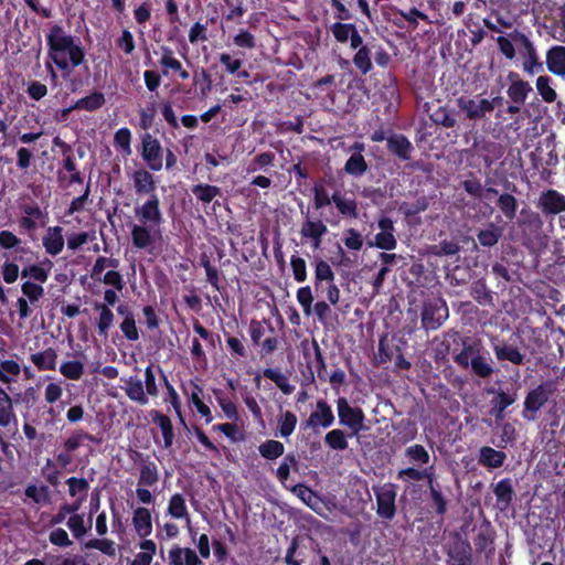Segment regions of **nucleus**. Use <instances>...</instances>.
Masks as SVG:
<instances>
[{"instance_id": "49", "label": "nucleus", "mask_w": 565, "mask_h": 565, "mask_svg": "<svg viewBox=\"0 0 565 565\" xmlns=\"http://www.w3.org/2000/svg\"><path fill=\"white\" fill-rule=\"evenodd\" d=\"M25 495L32 499L35 503L50 502L49 488L45 486L36 487L34 484H30L25 488Z\"/></svg>"}, {"instance_id": "39", "label": "nucleus", "mask_w": 565, "mask_h": 565, "mask_svg": "<svg viewBox=\"0 0 565 565\" xmlns=\"http://www.w3.org/2000/svg\"><path fill=\"white\" fill-rule=\"evenodd\" d=\"M316 288L318 289L323 281L328 284L334 281V273L330 265L324 260H318L315 268Z\"/></svg>"}, {"instance_id": "31", "label": "nucleus", "mask_w": 565, "mask_h": 565, "mask_svg": "<svg viewBox=\"0 0 565 565\" xmlns=\"http://www.w3.org/2000/svg\"><path fill=\"white\" fill-rule=\"evenodd\" d=\"M502 236V228L495 226L493 223L488 228L478 233L477 237L479 243L484 247L494 246Z\"/></svg>"}, {"instance_id": "37", "label": "nucleus", "mask_w": 565, "mask_h": 565, "mask_svg": "<svg viewBox=\"0 0 565 565\" xmlns=\"http://www.w3.org/2000/svg\"><path fill=\"white\" fill-rule=\"evenodd\" d=\"M258 451L264 458L274 460L284 454L285 447L278 440H267L259 445Z\"/></svg>"}, {"instance_id": "13", "label": "nucleus", "mask_w": 565, "mask_h": 565, "mask_svg": "<svg viewBox=\"0 0 565 565\" xmlns=\"http://www.w3.org/2000/svg\"><path fill=\"white\" fill-rule=\"evenodd\" d=\"M537 206L546 214H558L565 212V198L555 190H547L541 194Z\"/></svg>"}, {"instance_id": "23", "label": "nucleus", "mask_w": 565, "mask_h": 565, "mask_svg": "<svg viewBox=\"0 0 565 565\" xmlns=\"http://www.w3.org/2000/svg\"><path fill=\"white\" fill-rule=\"evenodd\" d=\"M132 523L139 536L146 537L151 533V515L148 509H136L134 513Z\"/></svg>"}, {"instance_id": "53", "label": "nucleus", "mask_w": 565, "mask_h": 565, "mask_svg": "<svg viewBox=\"0 0 565 565\" xmlns=\"http://www.w3.org/2000/svg\"><path fill=\"white\" fill-rule=\"evenodd\" d=\"M84 501V498H79L76 502L73 504H63L60 507L58 512L52 518L51 523L52 524H60L62 523L66 515L68 514H76V511L79 509L82 502Z\"/></svg>"}, {"instance_id": "2", "label": "nucleus", "mask_w": 565, "mask_h": 565, "mask_svg": "<svg viewBox=\"0 0 565 565\" xmlns=\"http://www.w3.org/2000/svg\"><path fill=\"white\" fill-rule=\"evenodd\" d=\"M49 45V57L63 71L66 79L71 73V66L76 67L85 60V53L81 43L67 34L62 26L55 24L50 29L46 36Z\"/></svg>"}, {"instance_id": "8", "label": "nucleus", "mask_w": 565, "mask_h": 565, "mask_svg": "<svg viewBox=\"0 0 565 565\" xmlns=\"http://www.w3.org/2000/svg\"><path fill=\"white\" fill-rule=\"evenodd\" d=\"M141 157L152 171H159L162 168V147L158 139L150 134L142 137Z\"/></svg>"}, {"instance_id": "33", "label": "nucleus", "mask_w": 565, "mask_h": 565, "mask_svg": "<svg viewBox=\"0 0 565 565\" xmlns=\"http://www.w3.org/2000/svg\"><path fill=\"white\" fill-rule=\"evenodd\" d=\"M551 78L546 75H541L536 79V89L545 103H554L557 98L555 89L551 86Z\"/></svg>"}, {"instance_id": "64", "label": "nucleus", "mask_w": 565, "mask_h": 565, "mask_svg": "<svg viewBox=\"0 0 565 565\" xmlns=\"http://www.w3.org/2000/svg\"><path fill=\"white\" fill-rule=\"evenodd\" d=\"M344 244L349 249L359 250L363 246L362 235L354 228H349L345 232Z\"/></svg>"}, {"instance_id": "16", "label": "nucleus", "mask_w": 565, "mask_h": 565, "mask_svg": "<svg viewBox=\"0 0 565 565\" xmlns=\"http://www.w3.org/2000/svg\"><path fill=\"white\" fill-rule=\"evenodd\" d=\"M547 70L562 78H565V46L555 45L546 53Z\"/></svg>"}, {"instance_id": "6", "label": "nucleus", "mask_w": 565, "mask_h": 565, "mask_svg": "<svg viewBox=\"0 0 565 565\" xmlns=\"http://www.w3.org/2000/svg\"><path fill=\"white\" fill-rule=\"evenodd\" d=\"M338 416L341 425L351 429L353 435H358L364 427V413L361 408L352 407L344 397L337 401Z\"/></svg>"}, {"instance_id": "4", "label": "nucleus", "mask_w": 565, "mask_h": 565, "mask_svg": "<svg viewBox=\"0 0 565 565\" xmlns=\"http://www.w3.org/2000/svg\"><path fill=\"white\" fill-rule=\"evenodd\" d=\"M499 51L508 58L513 60L516 54L524 57L536 51L532 41L522 32L514 30L513 32L497 38Z\"/></svg>"}, {"instance_id": "25", "label": "nucleus", "mask_w": 565, "mask_h": 565, "mask_svg": "<svg viewBox=\"0 0 565 565\" xmlns=\"http://www.w3.org/2000/svg\"><path fill=\"white\" fill-rule=\"evenodd\" d=\"M94 309L99 312V318L97 321L98 334L107 337L108 330L113 326L115 316L106 303L95 302Z\"/></svg>"}, {"instance_id": "26", "label": "nucleus", "mask_w": 565, "mask_h": 565, "mask_svg": "<svg viewBox=\"0 0 565 565\" xmlns=\"http://www.w3.org/2000/svg\"><path fill=\"white\" fill-rule=\"evenodd\" d=\"M151 417L153 423L158 424L163 436L164 447L169 448L172 446L174 434L172 428V423L170 418L157 411L151 412Z\"/></svg>"}, {"instance_id": "54", "label": "nucleus", "mask_w": 565, "mask_h": 565, "mask_svg": "<svg viewBox=\"0 0 565 565\" xmlns=\"http://www.w3.org/2000/svg\"><path fill=\"white\" fill-rule=\"evenodd\" d=\"M67 527L73 533L74 537L81 539L87 533V527L85 526L84 516L81 514L71 515L67 520Z\"/></svg>"}, {"instance_id": "36", "label": "nucleus", "mask_w": 565, "mask_h": 565, "mask_svg": "<svg viewBox=\"0 0 565 565\" xmlns=\"http://www.w3.org/2000/svg\"><path fill=\"white\" fill-rule=\"evenodd\" d=\"M332 202L342 215L356 217V202L342 196L339 192L332 195Z\"/></svg>"}, {"instance_id": "10", "label": "nucleus", "mask_w": 565, "mask_h": 565, "mask_svg": "<svg viewBox=\"0 0 565 565\" xmlns=\"http://www.w3.org/2000/svg\"><path fill=\"white\" fill-rule=\"evenodd\" d=\"M381 230L374 237V242H370L369 246H375L381 249L392 250L396 248L397 241L394 236V223L388 217H382L379 221Z\"/></svg>"}, {"instance_id": "3", "label": "nucleus", "mask_w": 565, "mask_h": 565, "mask_svg": "<svg viewBox=\"0 0 565 565\" xmlns=\"http://www.w3.org/2000/svg\"><path fill=\"white\" fill-rule=\"evenodd\" d=\"M454 361L462 369H470L481 379H488L494 372L492 361L479 341L465 340L462 349L454 354Z\"/></svg>"}, {"instance_id": "58", "label": "nucleus", "mask_w": 565, "mask_h": 565, "mask_svg": "<svg viewBox=\"0 0 565 565\" xmlns=\"http://www.w3.org/2000/svg\"><path fill=\"white\" fill-rule=\"evenodd\" d=\"M66 483L68 486V492L72 497H76L77 494L82 493V498L85 499L86 492L89 488L86 479L72 477L66 480Z\"/></svg>"}, {"instance_id": "9", "label": "nucleus", "mask_w": 565, "mask_h": 565, "mask_svg": "<svg viewBox=\"0 0 565 565\" xmlns=\"http://www.w3.org/2000/svg\"><path fill=\"white\" fill-rule=\"evenodd\" d=\"M551 391L545 385H540L529 392L524 401L523 417L535 419V413L548 401Z\"/></svg>"}, {"instance_id": "32", "label": "nucleus", "mask_w": 565, "mask_h": 565, "mask_svg": "<svg viewBox=\"0 0 565 565\" xmlns=\"http://www.w3.org/2000/svg\"><path fill=\"white\" fill-rule=\"evenodd\" d=\"M531 90L532 87L529 85L527 82L516 81L513 82L508 88V95L515 104L521 105L525 102L527 94Z\"/></svg>"}, {"instance_id": "20", "label": "nucleus", "mask_w": 565, "mask_h": 565, "mask_svg": "<svg viewBox=\"0 0 565 565\" xmlns=\"http://www.w3.org/2000/svg\"><path fill=\"white\" fill-rule=\"evenodd\" d=\"M448 565H472L470 547L463 542H457L448 552Z\"/></svg>"}, {"instance_id": "44", "label": "nucleus", "mask_w": 565, "mask_h": 565, "mask_svg": "<svg viewBox=\"0 0 565 565\" xmlns=\"http://www.w3.org/2000/svg\"><path fill=\"white\" fill-rule=\"evenodd\" d=\"M159 479L157 466L153 462H142L139 484L153 486Z\"/></svg>"}, {"instance_id": "50", "label": "nucleus", "mask_w": 565, "mask_h": 565, "mask_svg": "<svg viewBox=\"0 0 565 565\" xmlns=\"http://www.w3.org/2000/svg\"><path fill=\"white\" fill-rule=\"evenodd\" d=\"M84 547L88 548V550L89 548L98 550L108 556H115V554H116V548H115L114 542L110 540H107V539H103V540L94 539V540L87 541L84 544Z\"/></svg>"}, {"instance_id": "48", "label": "nucleus", "mask_w": 565, "mask_h": 565, "mask_svg": "<svg viewBox=\"0 0 565 565\" xmlns=\"http://www.w3.org/2000/svg\"><path fill=\"white\" fill-rule=\"evenodd\" d=\"M168 512L171 516L175 519H182L184 516H188L185 501L181 494L177 493L171 497L168 507Z\"/></svg>"}, {"instance_id": "38", "label": "nucleus", "mask_w": 565, "mask_h": 565, "mask_svg": "<svg viewBox=\"0 0 565 565\" xmlns=\"http://www.w3.org/2000/svg\"><path fill=\"white\" fill-rule=\"evenodd\" d=\"M498 206L508 220L515 217L518 201L513 195L509 193L501 194L498 199Z\"/></svg>"}, {"instance_id": "59", "label": "nucleus", "mask_w": 565, "mask_h": 565, "mask_svg": "<svg viewBox=\"0 0 565 565\" xmlns=\"http://www.w3.org/2000/svg\"><path fill=\"white\" fill-rule=\"evenodd\" d=\"M49 540L51 544L58 547H70L73 544L67 532L62 527H57L51 531Z\"/></svg>"}, {"instance_id": "41", "label": "nucleus", "mask_w": 565, "mask_h": 565, "mask_svg": "<svg viewBox=\"0 0 565 565\" xmlns=\"http://www.w3.org/2000/svg\"><path fill=\"white\" fill-rule=\"evenodd\" d=\"M431 470H433V467H430L429 469H423V470H418V469L409 467V468L399 470L397 473V478L402 479L404 481H408V480L420 481V480L427 478L428 483H429L430 480H433L431 479V475H433Z\"/></svg>"}, {"instance_id": "12", "label": "nucleus", "mask_w": 565, "mask_h": 565, "mask_svg": "<svg viewBox=\"0 0 565 565\" xmlns=\"http://www.w3.org/2000/svg\"><path fill=\"white\" fill-rule=\"evenodd\" d=\"M447 317V308L444 303H425L422 312V323L426 329H437Z\"/></svg>"}, {"instance_id": "22", "label": "nucleus", "mask_w": 565, "mask_h": 565, "mask_svg": "<svg viewBox=\"0 0 565 565\" xmlns=\"http://www.w3.org/2000/svg\"><path fill=\"white\" fill-rule=\"evenodd\" d=\"M505 458L503 451L484 446L480 449L479 463L488 468H499L503 465Z\"/></svg>"}, {"instance_id": "15", "label": "nucleus", "mask_w": 565, "mask_h": 565, "mask_svg": "<svg viewBox=\"0 0 565 565\" xmlns=\"http://www.w3.org/2000/svg\"><path fill=\"white\" fill-rule=\"evenodd\" d=\"M130 179L134 183V189L137 195H152L156 190V182L153 175L146 169L135 170Z\"/></svg>"}, {"instance_id": "19", "label": "nucleus", "mask_w": 565, "mask_h": 565, "mask_svg": "<svg viewBox=\"0 0 565 565\" xmlns=\"http://www.w3.org/2000/svg\"><path fill=\"white\" fill-rule=\"evenodd\" d=\"M124 390H125V393L127 394V396L131 401H134L140 405L148 404V397L145 392L143 382L138 376L128 377L125 381Z\"/></svg>"}, {"instance_id": "18", "label": "nucleus", "mask_w": 565, "mask_h": 565, "mask_svg": "<svg viewBox=\"0 0 565 565\" xmlns=\"http://www.w3.org/2000/svg\"><path fill=\"white\" fill-rule=\"evenodd\" d=\"M387 149L402 160H409L414 150L411 141L403 135H393L386 139Z\"/></svg>"}, {"instance_id": "55", "label": "nucleus", "mask_w": 565, "mask_h": 565, "mask_svg": "<svg viewBox=\"0 0 565 565\" xmlns=\"http://www.w3.org/2000/svg\"><path fill=\"white\" fill-rule=\"evenodd\" d=\"M297 300L301 305L306 316L312 312L313 296L309 286L301 287L297 291Z\"/></svg>"}, {"instance_id": "7", "label": "nucleus", "mask_w": 565, "mask_h": 565, "mask_svg": "<svg viewBox=\"0 0 565 565\" xmlns=\"http://www.w3.org/2000/svg\"><path fill=\"white\" fill-rule=\"evenodd\" d=\"M457 106L469 120H480L486 114L491 113V104L480 96H461L457 99Z\"/></svg>"}, {"instance_id": "56", "label": "nucleus", "mask_w": 565, "mask_h": 565, "mask_svg": "<svg viewBox=\"0 0 565 565\" xmlns=\"http://www.w3.org/2000/svg\"><path fill=\"white\" fill-rule=\"evenodd\" d=\"M21 239L10 231L0 232V247L4 249L18 248V252L24 253L25 249L20 247Z\"/></svg>"}, {"instance_id": "21", "label": "nucleus", "mask_w": 565, "mask_h": 565, "mask_svg": "<svg viewBox=\"0 0 565 565\" xmlns=\"http://www.w3.org/2000/svg\"><path fill=\"white\" fill-rule=\"evenodd\" d=\"M30 359L40 371H51L56 367L57 353L54 349L47 348L44 351L32 354Z\"/></svg>"}, {"instance_id": "63", "label": "nucleus", "mask_w": 565, "mask_h": 565, "mask_svg": "<svg viewBox=\"0 0 565 565\" xmlns=\"http://www.w3.org/2000/svg\"><path fill=\"white\" fill-rule=\"evenodd\" d=\"M523 70L529 74H536L543 71V64L539 61L536 51L523 57Z\"/></svg>"}, {"instance_id": "1", "label": "nucleus", "mask_w": 565, "mask_h": 565, "mask_svg": "<svg viewBox=\"0 0 565 565\" xmlns=\"http://www.w3.org/2000/svg\"><path fill=\"white\" fill-rule=\"evenodd\" d=\"M134 213L139 223L131 226V241L135 247L145 249L161 235L163 215L159 198L156 194L150 195L146 202L135 206Z\"/></svg>"}, {"instance_id": "51", "label": "nucleus", "mask_w": 565, "mask_h": 565, "mask_svg": "<svg viewBox=\"0 0 565 565\" xmlns=\"http://www.w3.org/2000/svg\"><path fill=\"white\" fill-rule=\"evenodd\" d=\"M371 52L366 46H361L353 57V62L363 74H366L372 68Z\"/></svg>"}, {"instance_id": "34", "label": "nucleus", "mask_w": 565, "mask_h": 565, "mask_svg": "<svg viewBox=\"0 0 565 565\" xmlns=\"http://www.w3.org/2000/svg\"><path fill=\"white\" fill-rule=\"evenodd\" d=\"M105 104V97L102 93L95 92L89 96L78 99L73 108L84 109L88 111L96 110Z\"/></svg>"}, {"instance_id": "45", "label": "nucleus", "mask_w": 565, "mask_h": 565, "mask_svg": "<svg viewBox=\"0 0 565 565\" xmlns=\"http://www.w3.org/2000/svg\"><path fill=\"white\" fill-rule=\"evenodd\" d=\"M22 294L26 297L25 299L30 305L35 306L36 302L43 298L44 289L41 285L32 281H25L21 287Z\"/></svg>"}, {"instance_id": "35", "label": "nucleus", "mask_w": 565, "mask_h": 565, "mask_svg": "<svg viewBox=\"0 0 565 565\" xmlns=\"http://www.w3.org/2000/svg\"><path fill=\"white\" fill-rule=\"evenodd\" d=\"M192 193L203 203L212 202L221 194L220 188L210 184H196L192 186Z\"/></svg>"}, {"instance_id": "61", "label": "nucleus", "mask_w": 565, "mask_h": 565, "mask_svg": "<svg viewBox=\"0 0 565 565\" xmlns=\"http://www.w3.org/2000/svg\"><path fill=\"white\" fill-rule=\"evenodd\" d=\"M161 60H160V64L164 67V68H170V70H173V71H181V63L180 61H178L174 56H173V52L171 49L167 47V46H163L161 47Z\"/></svg>"}, {"instance_id": "46", "label": "nucleus", "mask_w": 565, "mask_h": 565, "mask_svg": "<svg viewBox=\"0 0 565 565\" xmlns=\"http://www.w3.org/2000/svg\"><path fill=\"white\" fill-rule=\"evenodd\" d=\"M406 457L414 463L426 465L429 462L430 456L422 445H413L406 448Z\"/></svg>"}, {"instance_id": "30", "label": "nucleus", "mask_w": 565, "mask_h": 565, "mask_svg": "<svg viewBox=\"0 0 565 565\" xmlns=\"http://www.w3.org/2000/svg\"><path fill=\"white\" fill-rule=\"evenodd\" d=\"M327 231V225L322 221L307 220L302 223L300 233L306 238H318V236H323Z\"/></svg>"}, {"instance_id": "14", "label": "nucleus", "mask_w": 565, "mask_h": 565, "mask_svg": "<svg viewBox=\"0 0 565 565\" xmlns=\"http://www.w3.org/2000/svg\"><path fill=\"white\" fill-rule=\"evenodd\" d=\"M488 393L494 394L491 405L495 420H502L504 418V411L516 401V392L505 393L502 390L489 388Z\"/></svg>"}, {"instance_id": "27", "label": "nucleus", "mask_w": 565, "mask_h": 565, "mask_svg": "<svg viewBox=\"0 0 565 565\" xmlns=\"http://www.w3.org/2000/svg\"><path fill=\"white\" fill-rule=\"evenodd\" d=\"M14 419L12 399L0 386V426L7 427Z\"/></svg>"}, {"instance_id": "28", "label": "nucleus", "mask_w": 565, "mask_h": 565, "mask_svg": "<svg viewBox=\"0 0 565 565\" xmlns=\"http://www.w3.org/2000/svg\"><path fill=\"white\" fill-rule=\"evenodd\" d=\"M494 353L500 361L507 360L516 365L523 364L524 362V354L511 345H495Z\"/></svg>"}, {"instance_id": "42", "label": "nucleus", "mask_w": 565, "mask_h": 565, "mask_svg": "<svg viewBox=\"0 0 565 565\" xmlns=\"http://www.w3.org/2000/svg\"><path fill=\"white\" fill-rule=\"evenodd\" d=\"M324 443L333 450H345L348 440L341 429H332L324 436Z\"/></svg>"}, {"instance_id": "17", "label": "nucleus", "mask_w": 565, "mask_h": 565, "mask_svg": "<svg viewBox=\"0 0 565 565\" xmlns=\"http://www.w3.org/2000/svg\"><path fill=\"white\" fill-rule=\"evenodd\" d=\"M42 242L45 252L51 256H56L64 248L63 228L61 226L49 227Z\"/></svg>"}, {"instance_id": "57", "label": "nucleus", "mask_w": 565, "mask_h": 565, "mask_svg": "<svg viewBox=\"0 0 565 565\" xmlns=\"http://www.w3.org/2000/svg\"><path fill=\"white\" fill-rule=\"evenodd\" d=\"M124 337L131 342H135L139 339V331L137 328L135 317L129 319H124L119 326Z\"/></svg>"}, {"instance_id": "5", "label": "nucleus", "mask_w": 565, "mask_h": 565, "mask_svg": "<svg viewBox=\"0 0 565 565\" xmlns=\"http://www.w3.org/2000/svg\"><path fill=\"white\" fill-rule=\"evenodd\" d=\"M376 498V513L385 520H392L396 514V487L393 483H386L382 487H373Z\"/></svg>"}, {"instance_id": "62", "label": "nucleus", "mask_w": 565, "mask_h": 565, "mask_svg": "<svg viewBox=\"0 0 565 565\" xmlns=\"http://www.w3.org/2000/svg\"><path fill=\"white\" fill-rule=\"evenodd\" d=\"M118 260L114 258H106V257H99L95 262L93 269H92V277L94 279L100 280L102 273L107 267H117Z\"/></svg>"}, {"instance_id": "11", "label": "nucleus", "mask_w": 565, "mask_h": 565, "mask_svg": "<svg viewBox=\"0 0 565 565\" xmlns=\"http://www.w3.org/2000/svg\"><path fill=\"white\" fill-rule=\"evenodd\" d=\"M334 422V415L331 407L324 401H318L316 409L310 414L305 423V427L316 429L321 426L323 428L330 427Z\"/></svg>"}, {"instance_id": "52", "label": "nucleus", "mask_w": 565, "mask_h": 565, "mask_svg": "<svg viewBox=\"0 0 565 565\" xmlns=\"http://www.w3.org/2000/svg\"><path fill=\"white\" fill-rule=\"evenodd\" d=\"M354 24L340 22L332 24L330 28L333 36L340 43H345L349 40L350 34H352V32L354 31Z\"/></svg>"}, {"instance_id": "43", "label": "nucleus", "mask_w": 565, "mask_h": 565, "mask_svg": "<svg viewBox=\"0 0 565 565\" xmlns=\"http://www.w3.org/2000/svg\"><path fill=\"white\" fill-rule=\"evenodd\" d=\"M60 372L68 380H79L84 374V364L79 361H66L61 364Z\"/></svg>"}, {"instance_id": "60", "label": "nucleus", "mask_w": 565, "mask_h": 565, "mask_svg": "<svg viewBox=\"0 0 565 565\" xmlns=\"http://www.w3.org/2000/svg\"><path fill=\"white\" fill-rule=\"evenodd\" d=\"M290 265L292 268L294 278L299 282L305 281L307 278V267L305 259L294 255L290 259Z\"/></svg>"}, {"instance_id": "29", "label": "nucleus", "mask_w": 565, "mask_h": 565, "mask_svg": "<svg viewBox=\"0 0 565 565\" xmlns=\"http://www.w3.org/2000/svg\"><path fill=\"white\" fill-rule=\"evenodd\" d=\"M367 170V163L362 153H352L344 164V171L353 177H361Z\"/></svg>"}, {"instance_id": "47", "label": "nucleus", "mask_w": 565, "mask_h": 565, "mask_svg": "<svg viewBox=\"0 0 565 565\" xmlns=\"http://www.w3.org/2000/svg\"><path fill=\"white\" fill-rule=\"evenodd\" d=\"M20 374V366L12 360L0 362V381L3 383H11L14 376Z\"/></svg>"}, {"instance_id": "40", "label": "nucleus", "mask_w": 565, "mask_h": 565, "mask_svg": "<svg viewBox=\"0 0 565 565\" xmlns=\"http://www.w3.org/2000/svg\"><path fill=\"white\" fill-rule=\"evenodd\" d=\"M297 425V417L294 413L287 411L278 418L279 435L284 438L289 437Z\"/></svg>"}, {"instance_id": "24", "label": "nucleus", "mask_w": 565, "mask_h": 565, "mask_svg": "<svg viewBox=\"0 0 565 565\" xmlns=\"http://www.w3.org/2000/svg\"><path fill=\"white\" fill-rule=\"evenodd\" d=\"M501 510H505L512 502L514 490L510 479L499 481L493 490Z\"/></svg>"}]
</instances>
